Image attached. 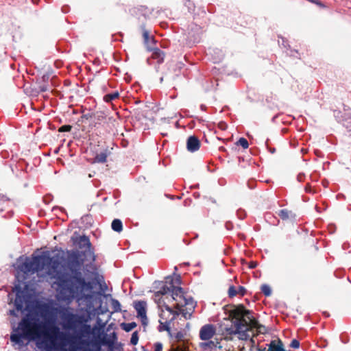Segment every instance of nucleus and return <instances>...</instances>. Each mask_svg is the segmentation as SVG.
<instances>
[{
	"mask_svg": "<svg viewBox=\"0 0 351 351\" xmlns=\"http://www.w3.org/2000/svg\"><path fill=\"white\" fill-rule=\"evenodd\" d=\"M82 254L77 251L67 252L64 270L57 278V291L63 295H70L76 298H85L86 293L90 297L96 298L99 293L94 289L99 283V274L96 269L91 272L93 277L86 278L82 271L88 272V268H86Z\"/></svg>",
	"mask_w": 351,
	"mask_h": 351,
	"instance_id": "obj_1",
	"label": "nucleus"
},
{
	"mask_svg": "<svg viewBox=\"0 0 351 351\" xmlns=\"http://www.w3.org/2000/svg\"><path fill=\"white\" fill-rule=\"evenodd\" d=\"M58 251V253L51 256L50 251H43L40 254L36 255L34 253L32 255V258L23 255L20 256L16 262L19 263V269L25 274L26 276L34 274L36 271H43L46 267L53 265L62 264V271L64 270L66 256H64L66 252L62 247H55L53 252Z\"/></svg>",
	"mask_w": 351,
	"mask_h": 351,
	"instance_id": "obj_2",
	"label": "nucleus"
},
{
	"mask_svg": "<svg viewBox=\"0 0 351 351\" xmlns=\"http://www.w3.org/2000/svg\"><path fill=\"white\" fill-rule=\"evenodd\" d=\"M16 269V274L14 275V282L13 292L16 295L15 300L13 302L14 308L10 309L8 312V315L14 317H19V312H21V315L27 314V310L26 308L27 297L25 291L22 285L25 284L27 285L29 282H24L25 280L27 279L29 276H26L25 274H23L22 271L19 269V263L16 262L13 263L12 265Z\"/></svg>",
	"mask_w": 351,
	"mask_h": 351,
	"instance_id": "obj_3",
	"label": "nucleus"
},
{
	"mask_svg": "<svg viewBox=\"0 0 351 351\" xmlns=\"http://www.w3.org/2000/svg\"><path fill=\"white\" fill-rule=\"evenodd\" d=\"M71 241H72L73 245L77 247L78 249L74 248L72 250H66V254H67L68 251H77L78 252H81L82 254L81 258H84V261H86L88 258L91 259V261L89 263L86 264V268L96 269V266L94 263L96 261L97 256L95 254L94 249L89 237L86 234L80 235L78 232L75 231L73 236L71 237Z\"/></svg>",
	"mask_w": 351,
	"mask_h": 351,
	"instance_id": "obj_4",
	"label": "nucleus"
},
{
	"mask_svg": "<svg viewBox=\"0 0 351 351\" xmlns=\"http://www.w3.org/2000/svg\"><path fill=\"white\" fill-rule=\"evenodd\" d=\"M129 13L134 19L138 21H151L154 19H160V22H165L166 18L174 19L171 16V11L169 9H149L146 5H138L129 9Z\"/></svg>",
	"mask_w": 351,
	"mask_h": 351,
	"instance_id": "obj_5",
	"label": "nucleus"
},
{
	"mask_svg": "<svg viewBox=\"0 0 351 351\" xmlns=\"http://www.w3.org/2000/svg\"><path fill=\"white\" fill-rule=\"evenodd\" d=\"M21 315L22 319L18 322L17 326H16V323L15 319H12L10 321L12 330L10 335V341L14 345H17L19 347L25 346L24 340L27 337L30 324L27 314Z\"/></svg>",
	"mask_w": 351,
	"mask_h": 351,
	"instance_id": "obj_6",
	"label": "nucleus"
},
{
	"mask_svg": "<svg viewBox=\"0 0 351 351\" xmlns=\"http://www.w3.org/2000/svg\"><path fill=\"white\" fill-rule=\"evenodd\" d=\"M118 342V336L116 332L110 334L104 333L99 338L98 343L90 348L88 351H102L101 346H112Z\"/></svg>",
	"mask_w": 351,
	"mask_h": 351,
	"instance_id": "obj_7",
	"label": "nucleus"
},
{
	"mask_svg": "<svg viewBox=\"0 0 351 351\" xmlns=\"http://www.w3.org/2000/svg\"><path fill=\"white\" fill-rule=\"evenodd\" d=\"M232 325L234 327H226L224 328L225 332L227 335H237L242 330H243L245 328H247L249 326L244 324L243 321L239 319H235L231 320Z\"/></svg>",
	"mask_w": 351,
	"mask_h": 351,
	"instance_id": "obj_8",
	"label": "nucleus"
},
{
	"mask_svg": "<svg viewBox=\"0 0 351 351\" xmlns=\"http://www.w3.org/2000/svg\"><path fill=\"white\" fill-rule=\"evenodd\" d=\"M184 7L188 10V12L193 15V19H204L206 16V12L204 8H199L197 13L195 12V5L191 0H182Z\"/></svg>",
	"mask_w": 351,
	"mask_h": 351,
	"instance_id": "obj_9",
	"label": "nucleus"
},
{
	"mask_svg": "<svg viewBox=\"0 0 351 351\" xmlns=\"http://www.w3.org/2000/svg\"><path fill=\"white\" fill-rule=\"evenodd\" d=\"M147 51L153 52V57L156 60L158 64H162L164 62L165 53L156 47V45L151 43V40H148L147 43H144Z\"/></svg>",
	"mask_w": 351,
	"mask_h": 351,
	"instance_id": "obj_10",
	"label": "nucleus"
},
{
	"mask_svg": "<svg viewBox=\"0 0 351 351\" xmlns=\"http://www.w3.org/2000/svg\"><path fill=\"white\" fill-rule=\"evenodd\" d=\"M216 333V328L213 324H207L202 326L199 330V337L202 341H208Z\"/></svg>",
	"mask_w": 351,
	"mask_h": 351,
	"instance_id": "obj_11",
	"label": "nucleus"
},
{
	"mask_svg": "<svg viewBox=\"0 0 351 351\" xmlns=\"http://www.w3.org/2000/svg\"><path fill=\"white\" fill-rule=\"evenodd\" d=\"M201 145L199 139L195 135L189 136L186 139V149L191 152L193 153L197 151Z\"/></svg>",
	"mask_w": 351,
	"mask_h": 351,
	"instance_id": "obj_12",
	"label": "nucleus"
},
{
	"mask_svg": "<svg viewBox=\"0 0 351 351\" xmlns=\"http://www.w3.org/2000/svg\"><path fill=\"white\" fill-rule=\"evenodd\" d=\"M184 27L187 25V30L190 36L193 37L194 40L199 38V35L202 33V27L198 23H184Z\"/></svg>",
	"mask_w": 351,
	"mask_h": 351,
	"instance_id": "obj_13",
	"label": "nucleus"
},
{
	"mask_svg": "<svg viewBox=\"0 0 351 351\" xmlns=\"http://www.w3.org/2000/svg\"><path fill=\"white\" fill-rule=\"evenodd\" d=\"M133 307L136 311V317L147 314V304L145 300L134 301Z\"/></svg>",
	"mask_w": 351,
	"mask_h": 351,
	"instance_id": "obj_14",
	"label": "nucleus"
},
{
	"mask_svg": "<svg viewBox=\"0 0 351 351\" xmlns=\"http://www.w3.org/2000/svg\"><path fill=\"white\" fill-rule=\"evenodd\" d=\"M227 306L223 307L225 310V313L226 315H229L233 317L232 319H238L243 314V309H245V306L243 304H239L237 306L233 305L231 310L229 311H226V308Z\"/></svg>",
	"mask_w": 351,
	"mask_h": 351,
	"instance_id": "obj_15",
	"label": "nucleus"
},
{
	"mask_svg": "<svg viewBox=\"0 0 351 351\" xmlns=\"http://www.w3.org/2000/svg\"><path fill=\"white\" fill-rule=\"evenodd\" d=\"M266 346L267 347V351H282L285 349L284 343L280 338L271 340L269 343L266 344Z\"/></svg>",
	"mask_w": 351,
	"mask_h": 351,
	"instance_id": "obj_16",
	"label": "nucleus"
},
{
	"mask_svg": "<svg viewBox=\"0 0 351 351\" xmlns=\"http://www.w3.org/2000/svg\"><path fill=\"white\" fill-rule=\"evenodd\" d=\"M111 154V151L107 146L105 149L101 151L99 153H96L93 158L94 162L96 163H105L107 162V158Z\"/></svg>",
	"mask_w": 351,
	"mask_h": 351,
	"instance_id": "obj_17",
	"label": "nucleus"
},
{
	"mask_svg": "<svg viewBox=\"0 0 351 351\" xmlns=\"http://www.w3.org/2000/svg\"><path fill=\"white\" fill-rule=\"evenodd\" d=\"M208 53L213 57L214 62H219L221 61L224 57L223 51L218 48H208Z\"/></svg>",
	"mask_w": 351,
	"mask_h": 351,
	"instance_id": "obj_18",
	"label": "nucleus"
},
{
	"mask_svg": "<svg viewBox=\"0 0 351 351\" xmlns=\"http://www.w3.org/2000/svg\"><path fill=\"white\" fill-rule=\"evenodd\" d=\"M199 347L203 350L210 348L212 351L215 348H218L219 350H221L223 348L219 342L217 341L215 343V341H213L210 339H209L208 341H206L199 343Z\"/></svg>",
	"mask_w": 351,
	"mask_h": 351,
	"instance_id": "obj_19",
	"label": "nucleus"
},
{
	"mask_svg": "<svg viewBox=\"0 0 351 351\" xmlns=\"http://www.w3.org/2000/svg\"><path fill=\"white\" fill-rule=\"evenodd\" d=\"M278 215L283 221H286L289 218H291L293 221H295L296 219V215L292 211L288 210L287 209L280 210L278 213Z\"/></svg>",
	"mask_w": 351,
	"mask_h": 351,
	"instance_id": "obj_20",
	"label": "nucleus"
},
{
	"mask_svg": "<svg viewBox=\"0 0 351 351\" xmlns=\"http://www.w3.org/2000/svg\"><path fill=\"white\" fill-rule=\"evenodd\" d=\"M171 322L170 320L165 321V322H162L161 320H159V325L157 327V329L159 332H163L167 331L168 332L169 336L171 338H173V334L171 330Z\"/></svg>",
	"mask_w": 351,
	"mask_h": 351,
	"instance_id": "obj_21",
	"label": "nucleus"
},
{
	"mask_svg": "<svg viewBox=\"0 0 351 351\" xmlns=\"http://www.w3.org/2000/svg\"><path fill=\"white\" fill-rule=\"evenodd\" d=\"M99 295H100V294L99 295H97L96 298H91V297H90V298L94 300H97V299L98 302H99V305L96 310L97 314V315H104L105 313L108 312V307L107 304H106L104 306H102L103 301L99 297Z\"/></svg>",
	"mask_w": 351,
	"mask_h": 351,
	"instance_id": "obj_22",
	"label": "nucleus"
},
{
	"mask_svg": "<svg viewBox=\"0 0 351 351\" xmlns=\"http://www.w3.org/2000/svg\"><path fill=\"white\" fill-rule=\"evenodd\" d=\"M265 219L267 222L270 224L278 226L280 223V220L274 216L271 213L267 212L264 215Z\"/></svg>",
	"mask_w": 351,
	"mask_h": 351,
	"instance_id": "obj_23",
	"label": "nucleus"
},
{
	"mask_svg": "<svg viewBox=\"0 0 351 351\" xmlns=\"http://www.w3.org/2000/svg\"><path fill=\"white\" fill-rule=\"evenodd\" d=\"M111 228L116 232H121L123 230V223L119 219H114L111 223Z\"/></svg>",
	"mask_w": 351,
	"mask_h": 351,
	"instance_id": "obj_24",
	"label": "nucleus"
},
{
	"mask_svg": "<svg viewBox=\"0 0 351 351\" xmlns=\"http://www.w3.org/2000/svg\"><path fill=\"white\" fill-rule=\"evenodd\" d=\"M250 330V326H248L247 328H245L243 330H242L241 332H239L237 335L238 339L241 340V341H249L252 338L249 334Z\"/></svg>",
	"mask_w": 351,
	"mask_h": 351,
	"instance_id": "obj_25",
	"label": "nucleus"
},
{
	"mask_svg": "<svg viewBox=\"0 0 351 351\" xmlns=\"http://www.w3.org/2000/svg\"><path fill=\"white\" fill-rule=\"evenodd\" d=\"M120 326L122 330H123L126 332H129L137 326V324L135 322H132L129 323L123 322L120 324Z\"/></svg>",
	"mask_w": 351,
	"mask_h": 351,
	"instance_id": "obj_26",
	"label": "nucleus"
},
{
	"mask_svg": "<svg viewBox=\"0 0 351 351\" xmlns=\"http://www.w3.org/2000/svg\"><path fill=\"white\" fill-rule=\"evenodd\" d=\"M142 29H143V42L147 43L148 40H151V43L153 45H156V41L155 40V38L153 36H150L149 32L145 29L144 25L142 26Z\"/></svg>",
	"mask_w": 351,
	"mask_h": 351,
	"instance_id": "obj_27",
	"label": "nucleus"
},
{
	"mask_svg": "<svg viewBox=\"0 0 351 351\" xmlns=\"http://www.w3.org/2000/svg\"><path fill=\"white\" fill-rule=\"evenodd\" d=\"M343 125L349 131H351V110L345 112Z\"/></svg>",
	"mask_w": 351,
	"mask_h": 351,
	"instance_id": "obj_28",
	"label": "nucleus"
},
{
	"mask_svg": "<svg viewBox=\"0 0 351 351\" xmlns=\"http://www.w3.org/2000/svg\"><path fill=\"white\" fill-rule=\"evenodd\" d=\"M163 307L165 309L168 311L170 314L173 315V317L170 319L172 322L174 321L176 317L180 314V312L174 311L171 306H169L165 302H163Z\"/></svg>",
	"mask_w": 351,
	"mask_h": 351,
	"instance_id": "obj_29",
	"label": "nucleus"
},
{
	"mask_svg": "<svg viewBox=\"0 0 351 351\" xmlns=\"http://www.w3.org/2000/svg\"><path fill=\"white\" fill-rule=\"evenodd\" d=\"M183 306H191L192 313H193L195 307L197 306V302L194 300L192 296H189L185 299L184 304Z\"/></svg>",
	"mask_w": 351,
	"mask_h": 351,
	"instance_id": "obj_30",
	"label": "nucleus"
},
{
	"mask_svg": "<svg viewBox=\"0 0 351 351\" xmlns=\"http://www.w3.org/2000/svg\"><path fill=\"white\" fill-rule=\"evenodd\" d=\"M111 305L112 308L113 309V312L114 313H119L121 311V304L120 302L115 299V298H111Z\"/></svg>",
	"mask_w": 351,
	"mask_h": 351,
	"instance_id": "obj_31",
	"label": "nucleus"
},
{
	"mask_svg": "<svg viewBox=\"0 0 351 351\" xmlns=\"http://www.w3.org/2000/svg\"><path fill=\"white\" fill-rule=\"evenodd\" d=\"M119 97V93L117 90H115L111 93L106 94L104 99L106 102H111L113 100L117 99Z\"/></svg>",
	"mask_w": 351,
	"mask_h": 351,
	"instance_id": "obj_32",
	"label": "nucleus"
},
{
	"mask_svg": "<svg viewBox=\"0 0 351 351\" xmlns=\"http://www.w3.org/2000/svg\"><path fill=\"white\" fill-rule=\"evenodd\" d=\"M261 291L265 297H269L272 293L271 287L267 284H263L261 287Z\"/></svg>",
	"mask_w": 351,
	"mask_h": 351,
	"instance_id": "obj_33",
	"label": "nucleus"
},
{
	"mask_svg": "<svg viewBox=\"0 0 351 351\" xmlns=\"http://www.w3.org/2000/svg\"><path fill=\"white\" fill-rule=\"evenodd\" d=\"M345 112H342L341 111L339 110H333V115L337 120V122L341 123L343 125V121L344 119Z\"/></svg>",
	"mask_w": 351,
	"mask_h": 351,
	"instance_id": "obj_34",
	"label": "nucleus"
},
{
	"mask_svg": "<svg viewBox=\"0 0 351 351\" xmlns=\"http://www.w3.org/2000/svg\"><path fill=\"white\" fill-rule=\"evenodd\" d=\"M278 38H280L282 40V45L286 48L287 49H289L291 52H294L296 53H298V51L297 49H291L290 45L289 44L288 40L286 38L281 35L278 36Z\"/></svg>",
	"mask_w": 351,
	"mask_h": 351,
	"instance_id": "obj_35",
	"label": "nucleus"
},
{
	"mask_svg": "<svg viewBox=\"0 0 351 351\" xmlns=\"http://www.w3.org/2000/svg\"><path fill=\"white\" fill-rule=\"evenodd\" d=\"M237 146H241L243 149H247L249 147V143L247 140L244 137H240L235 143Z\"/></svg>",
	"mask_w": 351,
	"mask_h": 351,
	"instance_id": "obj_36",
	"label": "nucleus"
},
{
	"mask_svg": "<svg viewBox=\"0 0 351 351\" xmlns=\"http://www.w3.org/2000/svg\"><path fill=\"white\" fill-rule=\"evenodd\" d=\"M138 340H139L138 331L135 330L132 333L130 343L132 346H136L138 344Z\"/></svg>",
	"mask_w": 351,
	"mask_h": 351,
	"instance_id": "obj_37",
	"label": "nucleus"
},
{
	"mask_svg": "<svg viewBox=\"0 0 351 351\" xmlns=\"http://www.w3.org/2000/svg\"><path fill=\"white\" fill-rule=\"evenodd\" d=\"M255 328L261 334H267L268 332L267 328L265 325L261 324L259 321H256V328Z\"/></svg>",
	"mask_w": 351,
	"mask_h": 351,
	"instance_id": "obj_38",
	"label": "nucleus"
},
{
	"mask_svg": "<svg viewBox=\"0 0 351 351\" xmlns=\"http://www.w3.org/2000/svg\"><path fill=\"white\" fill-rule=\"evenodd\" d=\"M237 289L233 285H230L228 288V295L230 298H232L237 295Z\"/></svg>",
	"mask_w": 351,
	"mask_h": 351,
	"instance_id": "obj_39",
	"label": "nucleus"
},
{
	"mask_svg": "<svg viewBox=\"0 0 351 351\" xmlns=\"http://www.w3.org/2000/svg\"><path fill=\"white\" fill-rule=\"evenodd\" d=\"M95 120H97V122L102 121L105 119V114L104 112L102 111H97L95 113H94V117Z\"/></svg>",
	"mask_w": 351,
	"mask_h": 351,
	"instance_id": "obj_40",
	"label": "nucleus"
},
{
	"mask_svg": "<svg viewBox=\"0 0 351 351\" xmlns=\"http://www.w3.org/2000/svg\"><path fill=\"white\" fill-rule=\"evenodd\" d=\"M171 289V288L170 287H168L166 284L163 282V284L160 287V289H159V291H160V293L162 294V295H165L167 293H170Z\"/></svg>",
	"mask_w": 351,
	"mask_h": 351,
	"instance_id": "obj_41",
	"label": "nucleus"
},
{
	"mask_svg": "<svg viewBox=\"0 0 351 351\" xmlns=\"http://www.w3.org/2000/svg\"><path fill=\"white\" fill-rule=\"evenodd\" d=\"M243 314H244L250 321L255 319L254 312L252 310L247 309L245 307V309H243Z\"/></svg>",
	"mask_w": 351,
	"mask_h": 351,
	"instance_id": "obj_42",
	"label": "nucleus"
},
{
	"mask_svg": "<svg viewBox=\"0 0 351 351\" xmlns=\"http://www.w3.org/2000/svg\"><path fill=\"white\" fill-rule=\"evenodd\" d=\"M174 275L173 273L171 275H169L165 278V284H169L170 285V287L172 288V286H175V282H174Z\"/></svg>",
	"mask_w": 351,
	"mask_h": 351,
	"instance_id": "obj_43",
	"label": "nucleus"
},
{
	"mask_svg": "<svg viewBox=\"0 0 351 351\" xmlns=\"http://www.w3.org/2000/svg\"><path fill=\"white\" fill-rule=\"evenodd\" d=\"M114 346H110L109 347L110 351H114V350H116L117 351H123V344L121 342H117L114 345Z\"/></svg>",
	"mask_w": 351,
	"mask_h": 351,
	"instance_id": "obj_44",
	"label": "nucleus"
},
{
	"mask_svg": "<svg viewBox=\"0 0 351 351\" xmlns=\"http://www.w3.org/2000/svg\"><path fill=\"white\" fill-rule=\"evenodd\" d=\"M140 319L142 326L144 328V330H145V327L148 325L149 321L147 314L141 316L137 317Z\"/></svg>",
	"mask_w": 351,
	"mask_h": 351,
	"instance_id": "obj_45",
	"label": "nucleus"
},
{
	"mask_svg": "<svg viewBox=\"0 0 351 351\" xmlns=\"http://www.w3.org/2000/svg\"><path fill=\"white\" fill-rule=\"evenodd\" d=\"M53 199V196L51 193H47L43 197V201L45 204H49Z\"/></svg>",
	"mask_w": 351,
	"mask_h": 351,
	"instance_id": "obj_46",
	"label": "nucleus"
},
{
	"mask_svg": "<svg viewBox=\"0 0 351 351\" xmlns=\"http://www.w3.org/2000/svg\"><path fill=\"white\" fill-rule=\"evenodd\" d=\"M300 346V343L297 339H293L289 344V347L293 349H298Z\"/></svg>",
	"mask_w": 351,
	"mask_h": 351,
	"instance_id": "obj_47",
	"label": "nucleus"
},
{
	"mask_svg": "<svg viewBox=\"0 0 351 351\" xmlns=\"http://www.w3.org/2000/svg\"><path fill=\"white\" fill-rule=\"evenodd\" d=\"M51 73H52V71H51L50 72L44 73L40 78L41 82L45 84H47Z\"/></svg>",
	"mask_w": 351,
	"mask_h": 351,
	"instance_id": "obj_48",
	"label": "nucleus"
},
{
	"mask_svg": "<svg viewBox=\"0 0 351 351\" xmlns=\"http://www.w3.org/2000/svg\"><path fill=\"white\" fill-rule=\"evenodd\" d=\"M173 275L175 277V278H174L175 284H177L179 286H180L183 283V281H182L180 274L173 272Z\"/></svg>",
	"mask_w": 351,
	"mask_h": 351,
	"instance_id": "obj_49",
	"label": "nucleus"
},
{
	"mask_svg": "<svg viewBox=\"0 0 351 351\" xmlns=\"http://www.w3.org/2000/svg\"><path fill=\"white\" fill-rule=\"evenodd\" d=\"M237 215L239 219H243L246 216V212L242 208H239L237 210Z\"/></svg>",
	"mask_w": 351,
	"mask_h": 351,
	"instance_id": "obj_50",
	"label": "nucleus"
},
{
	"mask_svg": "<svg viewBox=\"0 0 351 351\" xmlns=\"http://www.w3.org/2000/svg\"><path fill=\"white\" fill-rule=\"evenodd\" d=\"M320 176L319 172L315 171L311 175L310 178L313 182H317Z\"/></svg>",
	"mask_w": 351,
	"mask_h": 351,
	"instance_id": "obj_51",
	"label": "nucleus"
},
{
	"mask_svg": "<svg viewBox=\"0 0 351 351\" xmlns=\"http://www.w3.org/2000/svg\"><path fill=\"white\" fill-rule=\"evenodd\" d=\"M180 313H182V315L184 317L185 319H190L193 313H192V311L188 312L186 310L183 309L182 310Z\"/></svg>",
	"mask_w": 351,
	"mask_h": 351,
	"instance_id": "obj_52",
	"label": "nucleus"
},
{
	"mask_svg": "<svg viewBox=\"0 0 351 351\" xmlns=\"http://www.w3.org/2000/svg\"><path fill=\"white\" fill-rule=\"evenodd\" d=\"M230 28L234 29L235 32H243L242 29H243V27L239 23H234V25H231Z\"/></svg>",
	"mask_w": 351,
	"mask_h": 351,
	"instance_id": "obj_53",
	"label": "nucleus"
},
{
	"mask_svg": "<svg viewBox=\"0 0 351 351\" xmlns=\"http://www.w3.org/2000/svg\"><path fill=\"white\" fill-rule=\"evenodd\" d=\"M317 345L320 348H326L328 345L327 340L324 338H321L317 341Z\"/></svg>",
	"mask_w": 351,
	"mask_h": 351,
	"instance_id": "obj_54",
	"label": "nucleus"
},
{
	"mask_svg": "<svg viewBox=\"0 0 351 351\" xmlns=\"http://www.w3.org/2000/svg\"><path fill=\"white\" fill-rule=\"evenodd\" d=\"M237 293L241 296H244L247 293V289L243 286H239L237 289Z\"/></svg>",
	"mask_w": 351,
	"mask_h": 351,
	"instance_id": "obj_55",
	"label": "nucleus"
},
{
	"mask_svg": "<svg viewBox=\"0 0 351 351\" xmlns=\"http://www.w3.org/2000/svg\"><path fill=\"white\" fill-rule=\"evenodd\" d=\"M147 64L149 66L154 65L156 63V60L153 57V53L150 57L146 59Z\"/></svg>",
	"mask_w": 351,
	"mask_h": 351,
	"instance_id": "obj_56",
	"label": "nucleus"
},
{
	"mask_svg": "<svg viewBox=\"0 0 351 351\" xmlns=\"http://www.w3.org/2000/svg\"><path fill=\"white\" fill-rule=\"evenodd\" d=\"M154 351H162L163 345L161 342L158 341L154 344Z\"/></svg>",
	"mask_w": 351,
	"mask_h": 351,
	"instance_id": "obj_57",
	"label": "nucleus"
},
{
	"mask_svg": "<svg viewBox=\"0 0 351 351\" xmlns=\"http://www.w3.org/2000/svg\"><path fill=\"white\" fill-rule=\"evenodd\" d=\"M247 186L250 189H254L256 186V182L254 179H250L247 181Z\"/></svg>",
	"mask_w": 351,
	"mask_h": 351,
	"instance_id": "obj_58",
	"label": "nucleus"
},
{
	"mask_svg": "<svg viewBox=\"0 0 351 351\" xmlns=\"http://www.w3.org/2000/svg\"><path fill=\"white\" fill-rule=\"evenodd\" d=\"M309 2L318 5L319 8H326V5L320 0H308Z\"/></svg>",
	"mask_w": 351,
	"mask_h": 351,
	"instance_id": "obj_59",
	"label": "nucleus"
},
{
	"mask_svg": "<svg viewBox=\"0 0 351 351\" xmlns=\"http://www.w3.org/2000/svg\"><path fill=\"white\" fill-rule=\"evenodd\" d=\"M94 117V113L93 112H88L86 114H83L81 117L82 121L84 119L88 120L90 119H92Z\"/></svg>",
	"mask_w": 351,
	"mask_h": 351,
	"instance_id": "obj_60",
	"label": "nucleus"
},
{
	"mask_svg": "<svg viewBox=\"0 0 351 351\" xmlns=\"http://www.w3.org/2000/svg\"><path fill=\"white\" fill-rule=\"evenodd\" d=\"M71 125H64L61 126L59 129V132H69L71 130Z\"/></svg>",
	"mask_w": 351,
	"mask_h": 351,
	"instance_id": "obj_61",
	"label": "nucleus"
},
{
	"mask_svg": "<svg viewBox=\"0 0 351 351\" xmlns=\"http://www.w3.org/2000/svg\"><path fill=\"white\" fill-rule=\"evenodd\" d=\"M269 139L267 138L266 141H265V146L267 147V150L271 154H274L276 152V148L275 147H270L269 146Z\"/></svg>",
	"mask_w": 351,
	"mask_h": 351,
	"instance_id": "obj_62",
	"label": "nucleus"
},
{
	"mask_svg": "<svg viewBox=\"0 0 351 351\" xmlns=\"http://www.w3.org/2000/svg\"><path fill=\"white\" fill-rule=\"evenodd\" d=\"M304 191H305V192L308 193H316V191L313 189L312 186L309 184H307L305 186Z\"/></svg>",
	"mask_w": 351,
	"mask_h": 351,
	"instance_id": "obj_63",
	"label": "nucleus"
},
{
	"mask_svg": "<svg viewBox=\"0 0 351 351\" xmlns=\"http://www.w3.org/2000/svg\"><path fill=\"white\" fill-rule=\"evenodd\" d=\"M47 90V84H43L42 85H40L38 86V90L37 91V93H44V92H46Z\"/></svg>",
	"mask_w": 351,
	"mask_h": 351,
	"instance_id": "obj_64",
	"label": "nucleus"
}]
</instances>
